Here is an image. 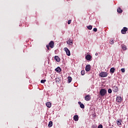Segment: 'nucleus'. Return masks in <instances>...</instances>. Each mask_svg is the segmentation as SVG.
<instances>
[{
	"instance_id": "19",
	"label": "nucleus",
	"mask_w": 128,
	"mask_h": 128,
	"mask_svg": "<svg viewBox=\"0 0 128 128\" xmlns=\"http://www.w3.org/2000/svg\"><path fill=\"white\" fill-rule=\"evenodd\" d=\"M46 106L47 108H50L52 106V103H50V102H47L46 103Z\"/></svg>"
},
{
	"instance_id": "16",
	"label": "nucleus",
	"mask_w": 128,
	"mask_h": 128,
	"mask_svg": "<svg viewBox=\"0 0 128 128\" xmlns=\"http://www.w3.org/2000/svg\"><path fill=\"white\" fill-rule=\"evenodd\" d=\"M121 48L123 50H126V46L124 44L121 45Z\"/></svg>"
},
{
	"instance_id": "25",
	"label": "nucleus",
	"mask_w": 128,
	"mask_h": 128,
	"mask_svg": "<svg viewBox=\"0 0 128 128\" xmlns=\"http://www.w3.org/2000/svg\"><path fill=\"white\" fill-rule=\"evenodd\" d=\"M86 28H88V30H90L92 29V26L91 25L87 26Z\"/></svg>"
},
{
	"instance_id": "7",
	"label": "nucleus",
	"mask_w": 128,
	"mask_h": 128,
	"mask_svg": "<svg viewBox=\"0 0 128 128\" xmlns=\"http://www.w3.org/2000/svg\"><path fill=\"white\" fill-rule=\"evenodd\" d=\"M112 90L114 92H118V88L117 86H114L112 87Z\"/></svg>"
},
{
	"instance_id": "8",
	"label": "nucleus",
	"mask_w": 128,
	"mask_h": 128,
	"mask_svg": "<svg viewBox=\"0 0 128 128\" xmlns=\"http://www.w3.org/2000/svg\"><path fill=\"white\" fill-rule=\"evenodd\" d=\"M122 99L120 96H118L116 98V102H122Z\"/></svg>"
},
{
	"instance_id": "27",
	"label": "nucleus",
	"mask_w": 128,
	"mask_h": 128,
	"mask_svg": "<svg viewBox=\"0 0 128 128\" xmlns=\"http://www.w3.org/2000/svg\"><path fill=\"white\" fill-rule=\"evenodd\" d=\"M81 74H82V76H84V70H82L81 71Z\"/></svg>"
},
{
	"instance_id": "17",
	"label": "nucleus",
	"mask_w": 128,
	"mask_h": 128,
	"mask_svg": "<svg viewBox=\"0 0 128 128\" xmlns=\"http://www.w3.org/2000/svg\"><path fill=\"white\" fill-rule=\"evenodd\" d=\"M116 70V68H112L110 69V72L112 74H114Z\"/></svg>"
},
{
	"instance_id": "15",
	"label": "nucleus",
	"mask_w": 128,
	"mask_h": 128,
	"mask_svg": "<svg viewBox=\"0 0 128 128\" xmlns=\"http://www.w3.org/2000/svg\"><path fill=\"white\" fill-rule=\"evenodd\" d=\"M56 72H62V68H60V67H58L55 69Z\"/></svg>"
},
{
	"instance_id": "3",
	"label": "nucleus",
	"mask_w": 128,
	"mask_h": 128,
	"mask_svg": "<svg viewBox=\"0 0 128 128\" xmlns=\"http://www.w3.org/2000/svg\"><path fill=\"white\" fill-rule=\"evenodd\" d=\"M64 52H66V54L68 56H70V50H68V48H64Z\"/></svg>"
},
{
	"instance_id": "29",
	"label": "nucleus",
	"mask_w": 128,
	"mask_h": 128,
	"mask_svg": "<svg viewBox=\"0 0 128 128\" xmlns=\"http://www.w3.org/2000/svg\"><path fill=\"white\" fill-rule=\"evenodd\" d=\"M121 72H126V70L124 69V68H122L121 69Z\"/></svg>"
},
{
	"instance_id": "5",
	"label": "nucleus",
	"mask_w": 128,
	"mask_h": 128,
	"mask_svg": "<svg viewBox=\"0 0 128 128\" xmlns=\"http://www.w3.org/2000/svg\"><path fill=\"white\" fill-rule=\"evenodd\" d=\"M91 98H92L90 97V94H88V95L86 96L85 98H84V100L86 102H88V100H90Z\"/></svg>"
},
{
	"instance_id": "22",
	"label": "nucleus",
	"mask_w": 128,
	"mask_h": 128,
	"mask_svg": "<svg viewBox=\"0 0 128 128\" xmlns=\"http://www.w3.org/2000/svg\"><path fill=\"white\" fill-rule=\"evenodd\" d=\"M48 126L49 128H52V121H50L49 122V124H48Z\"/></svg>"
},
{
	"instance_id": "28",
	"label": "nucleus",
	"mask_w": 128,
	"mask_h": 128,
	"mask_svg": "<svg viewBox=\"0 0 128 128\" xmlns=\"http://www.w3.org/2000/svg\"><path fill=\"white\" fill-rule=\"evenodd\" d=\"M112 89L109 88V89L108 90V94H112Z\"/></svg>"
},
{
	"instance_id": "21",
	"label": "nucleus",
	"mask_w": 128,
	"mask_h": 128,
	"mask_svg": "<svg viewBox=\"0 0 128 128\" xmlns=\"http://www.w3.org/2000/svg\"><path fill=\"white\" fill-rule=\"evenodd\" d=\"M72 78L70 76H68V84H70V82H72Z\"/></svg>"
},
{
	"instance_id": "35",
	"label": "nucleus",
	"mask_w": 128,
	"mask_h": 128,
	"mask_svg": "<svg viewBox=\"0 0 128 128\" xmlns=\"http://www.w3.org/2000/svg\"><path fill=\"white\" fill-rule=\"evenodd\" d=\"M92 128H96V126H93Z\"/></svg>"
},
{
	"instance_id": "23",
	"label": "nucleus",
	"mask_w": 128,
	"mask_h": 128,
	"mask_svg": "<svg viewBox=\"0 0 128 128\" xmlns=\"http://www.w3.org/2000/svg\"><path fill=\"white\" fill-rule=\"evenodd\" d=\"M117 12H118L119 14H122V10L120 9V8H118Z\"/></svg>"
},
{
	"instance_id": "2",
	"label": "nucleus",
	"mask_w": 128,
	"mask_h": 128,
	"mask_svg": "<svg viewBox=\"0 0 128 128\" xmlns=\"http://www.w3.org/2000/svg\"><path fill=\"white\" fill-rule=\"evenodd\" d=\"M107 92V91L106 89H101L100 91V94L101 96H104Z\"/></svg>"
},
{
	"instance_id": "1",
	"label": "nucleus",
	"mask_w": 128,
	"mask_h": 128,
	"mask_svg": "<svg viewBox=\"0 0 128 128\" xmlns=\"http://www.w3.org/2000/svg\"><path fill=\"white\" fill-rule=\"evenodd\" d=\"M108 72H101L99 76H100V78H106L108 76Z\"/></svg>"
},
{
	"instance_id": "11",
	"label": "nucleus",
	"mask_w": 128,
	"mask_h": 128,
	"mask_svg": "<svg viewBox=\"0 0 128 128\" xmlns=\"http://www.w3.org/2000/svg\"><path fill=\"white\" fill-rule=\"evenodd\" d=\"M78 104L80 106L81 108H84V105L82 103L80 102H78Z\"/></svg>"
},
{
	"instance_id": "18",
	"label": "nucleus",
	"mask_w": 128,
	"mask_h": 128,
	"mask_svg": "<svg viewBox=\"0 0 128 128\" xmlns=\"http://www.w3.org/2000/svg\"><path fill=\"white\" fill-rule=\"evenodd\" d=\"M116 123L118 126H122V120H116Z\"/></svg>"
},
{
	"instance_id": "33",
	"label": "nucleus",
	"mask_w": 128,
	"mask_h": 128,
	"mask_svg": "<svg viewBox=\"0 0 128 128\" xmlns=\"http://www.w3.org/2000/svg\"><path fill=\"white\" fill-rule=\"evenodd\" d=\"M47 49L50 50V46L48 45L46 46Z\"/></svg>"
},
{
	"instance_id": "31",
	"label": "nucleus",
	"mask_w": 128,
	"mask_h": 128,
	"mask_svg": "<svg viewBox=\"0 0 128 128\" xmlns=\"http://www.w3.org/2000/svg\"><path fill=\"white\" fill-rule=\"evenodd\" d=\"M94 32H98V28H94L93 30Z\"/></svg>"
},
{
	"instance_id": "13",
	"label": "nucleus",
	"mask_w": 128,
	"mask_h": 128,
	"mask_svg": "<svg viewBox=\"0 0 128 128\" xmlns=\"http://www.w3.org/2000/svg\"><path fill=\"white\" fill-rule=\"evenodd\" d=\"M54 60H55L58 62H60V58L58 56H54Z\"/></svg>"
},
{
	"instance_id": "26",
	"label": "nucleus",
	"mask_w": 128,
	"mask_h": 128,
	"mask_svg": "<svg viewBox=\"0 0 128 128\" xmlns=\"http://www.w3.org/2000/svg\"><path fill=\"white\" fill-rule=\"evenodd\" d=\"M46 82V80H42L40 81L41 84H44Z\"/></svg>"
},
{
	"instance_id": "6",
	"label": "nucleus",
	"mask_w": 128,
	"mask_h": 128,
	"mask_svg": "<svg viewBox=\"0 0 128 128\" xmlns=\"http://www.w3.org/2000/svg\"><path fill=\"white\" fill-rule=\"evenodd\" d=\"M49 46L51 48H54V41H50L49 43Z\"/></svg>"
},
{
	"instance_id": "12",
	"label": "nucleus",
	"mask_w": 128,
	"mask_h": 128,
	"mask_svg": "<svg viewBox=\"0 0 128 128\" xmlns=\"http://www.w3.org/2000/svg\"><path fill=\"white\" fill-rule=\"evenodd\" d=\"M86 58L87 60H92V56H90V54H88L86 56Z\"/></svg>"
},
{
	"instance_id": "30",
	"label": "nucleus",
	"mask_w": 128,
	"mask_h": 128,
	"mask_svg": "<svg viewBox=\"0 0 128 128\" xmlns=\"http://www.w3.org/2000/svg\"><path fill=\"white\" fill-rule=\"evenodd\" d=\"M71 22H72V20H68V24H70Z\"/></svg>"
},
{
	"instance_id": "32",
	"label": "nucleus",
	"mask_w": 128,
	"mask_h": 128,
	"mask_svg": "<svg viewBox=\"0 0 128 128\" xmlns=\"http://www.w3.org/2000/svg\"><path fill=\"white\" fill-rule=\"evenodd\" d=\"M98 128H102V125L100 124L98 126Z\"/></svg>"
},
{
	"instance_id": "10",
	"label": "nucleus",
	"mask_w": 128,
	"mask_h": 128,
	"mask_svg": "<svg viewBox=\"0 0 128 128\" xmlns=\"http://www.w3.org/2000/svg\"><path fill=\"white\" fill-rule=\"evenodd\" d=\"M85 70L86 72H90V65L88 64L86 66Z\"/></svg>"
},
{
	"instance_id": "14",
	"label": "nucleus",
	"mask_w": 128,
	"mask_h": 128,
	"mask_svg": "<svg viewBox=\"0 0 128 128\" xmlns=\"http://www.w3.org/2000/svg\"><path fill=\"white\" fill-rule=\"evenodd\" d=\"M74 120L75 122H78V115L74 116Z\"/></svg>"
},
{
	"instance_id": "9",
	"label": "nucleus",
	"mask_w": 128,
	"mask_h": 128,
	"mask_svg": "<svg viewBox=\"0 0 128 128\" xmlns=\"http://www.w3.org/2000/svg\"><path fill=\"white\" fill-rule=\"evenodd\" d=\"M73 40H70V39H68V40H67L66 42V44H69V46H72L73 42H72Z\"/></svg>"
},
{
	"instance_id": "34",
	"label": "nucleus",
	"mask_w": 128,
	"mask_h": 128,
	"mask_svg": "<svg viewBox=\"0 0 128 128\" xmlns=\"http://www.w3.org/2000/svg\"><path fill=\"white\" fill-rule=\"evenodd\" d=\"M95 56H98V53H96V54H95Z\"/></svg>"
},
{
	"instance_id": "24",
	"label": "nucleus",
	"mask_w": 128,
	"mask_h": 128,
	"mask_svg": "<svg viewBox=\"0 0 128 128\" xmlns=\"http://www.w3.org/2000/svg\"><path fill=\"white\" fill-rule=\"evenodd\" d=\"M109 42L110 44H114V41L113 40V39H110Z\"/></svg>"
},
{
	"instance_id": "20",
	"label": "nucleus",
	"mask_w": 128,
	"mask_h": 128,
	"mask_svg": "<svg viewBox=\"0 0 128 128\" xmlns=\"http://www.w3.org/2000/svg\"><path fill=\"white\" fill-rule=\"evenodd\" d=\"M56 82L58 84V82H60V78L57 77L56 78Z\"/></svg>"
},
{
	"instance_id": "4",
	"label": "nucleus",
	"mask_w": 128,
	"mask_h": 128,
	"mask_svg": "<svg viewBox=\"0 0 128 128\" xmlns=\"http://www.w3.org/2000/svg\"><path fill=\"white\" fill-rule=\"evenodd\" d=\"M126 32H128V28L126 27H124L123 29L121 30V32L123 34H126Z\"/></svg>"
}]
</instances>
